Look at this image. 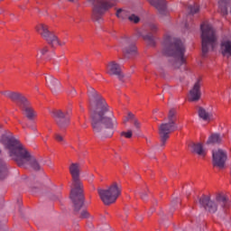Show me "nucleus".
<instances>
[{
	"mask_svg": "<svg viewBox=\"0 0 231 231\" xmlns=\"http://www.w3.org/2000/svg\"><path fill=\"white\" fill-rule=\"evenodd\" d=\"M90 104V118L94 134L97 138H111L118 127L113 110L102 95L91 87L88 88Z\"/></svg>",
	"mask_w": 231,
	"mask_h": 231,
	"instance_id": "obj_1",
	"label": "nucleus"
},
{
	"mask_svg": "<svg viewBox=\"0 0 231 231\" xmlns=\"http://www.w3.org/2000/svg\"><path fill=\"white\" fill-rule=\"evenodd\" d=\"M0 143L4 145L10 158L14 160L18 167H32L33 171H41V164L35 157L30 154V152L24 148L19 140L13 135L3 134L0 138Z\"/></svg>",
	"mask_w": 231,
	"mask_h": 231,
	"instance_id": "obj_2",
	"label": "nucleus"
},
{
	"mask_svg": "<svg viewBox=\"0 0 231 231\" xmlns=\"http://www.w3.org/2000/svg\"><path fill=\"white\" fill-rule=\"evenodd\" d=\"M69 171L72 178L69 199L72 201L74 212H80V208L84 207V185L80 181V164L72 162Z\"/></svg>",
	"mask_w": 231,
	"mask_h": 231,
	"instance_id": "obj_3",
	"label": "nucleus"
},
{
	"mask_svg": "<svg viewBox=\"0 0 231 231\" xmlns=\"http://www.w3.org/2000/svg\"><path fill=\"white\" fill-rule=\"evenodd\" d=\"M164 54L172 57V66L180 68L185 64V44L177 38L168 37L165 40Z\"/></svg>",
	"mask_w": 231,
	"mask_h": 231,
	"instance_id": "obj_4",
	"label": "nucleus"
},
{
	"mask_svg": "<svg viewBox=\"0 0 231 231\" xmlns=\"http://www.w3.org/2000/svg\"><path fill=\"white\" fill-rule=\"evenodd\" d=\"M178 117L176 116V110L171 108L169 111L167 118L159 125V135L161 140V147H165L167 140L171 138V134L178 131Z\"/></svg>",
	"mask_w": 231,
	"mask_h": 231,
	"instance_id": "obj_5",
	"label": "nucleus"
},
{
	"mask_svg": "<svg viewBox=\"0 0 231 231\" xmlns=\"http://www.w3.org/2000/svg\"><path fill=\"white\" fill-rule=\"evenodd\" d=\"M202 55L205 57L208 51H214V48L217 46V35L212 24L204 23L200 25Z\"/></svg>",
	"mask_w": 231,
	"mask_h": 231,
	"instance_id": "obj_6",
	"label": "nucleus"
},
{
	"mask_svg": "<svg viewBox=\"0 0 231 231\" xmlns=\"http://www.w3.org/2000/svg\"><path fill=\"white\" fill-rule=\"evenodd\" d=\"M199 201L200 207H202V208L209 214H216L217 212L218 205H220L222 208H227V207L230 205L228 199H226L225 195L221 194L217 195L215 200L212 199L210 196L203 195Z\"/></svg>",
	"mask_w": 231,
	"mask_h": 231,
	"instance_id": "obj_7",
	"label": "nucleus"
},
{
	"mask_svg": "<svg viewBox=\"0 0 231 231\" xmlns=\"http://www.w3.org/2000/svg\"><path fill=\"white\" fill-rule=\"evenodd\" d=\"M97 192L104 205H111L115 203V201L118 199L120 194H122V186L118 185L116 182H114L106 189H98Z\"/></svg>",
	"mask_w": 231,
	"mask_h": 231,
	"instance_id": "obj_8",
	"label": "nucleus"
},
{
	"mask_svg": "<svg viewBox=\"0 0 231 231\" xmlns=\"http://www.w3.org/2000/svg\"><path fill=\"white\" fill-rule=\"evenodd\" d=\"M90 5H93V12H92V19L93 21H100L102 19V15L109 10V8H113L115 5V0H88Z\"/></svg>",
	"mask_w": 231,
	"mask_h": 231,
	"instance_id": "obj_9",
	"label": "nucleus"
},
{
	"mask_svg": "<svg viewBox=\"0 0 231 231\" xmlns=\"http://www.w3.org/2000/svg\"><path fill=\"white\" fill-rule=\"evenodd\" d=\"M36 32L42 35V37L51 46V48H55V46H65L66 42H60L59 37L55 35V33L50 32L48 30V25L44 23H40L36 27Z\"/></svg>",
	"mask_w": 231,
	"mask_h": 231,
	"instance_id": "obj_10",
	"label": "nucleus"
},
{
	"mask_svg": "<svg viewBox=\"0 0 231 231\" xmlns=\"http://www.w3.org/2000/svg\"><path fill=\"white\" fill-rule=\"evenodd\" d=\"M51 115L60 129H66L69 125V112L54 110Z\"/></svg>",
	"mask_w": 231,
	"mask_h": 231,
	"instance_id": "obj_11",
	"label": "nucleus"
},
{
	"mask_svg": "<svg viewBox=\"0 0 231 231\" xmlns=\"http://www.w3.org/2000/svg\"><path fill=\"white\" fill-rule=\"evenodd\" d=\"M147 27L151 32L148 34H143V32H139L138 37H142L149 46H154V44H156V42L154 41V33H158L160 28L158 27V24L152 23H148Z\"/></svg>",
	"mask_w": 231,
	"mask_h": 231,
	"instance_id": "obj_12",
	"label": "nucleus"
},
{
	"mask_svg": "<svg viewBox=\"0 0 231 231\" xmlns=\"http://www.w3.org/2000/svg\"><path fill=\"white\" fill-rule=\"evenodd\" d=\"M213 156V165L223 169L225 167V162H226V152L218 149L212 152Z\"/></svg>",
	"mask_w": 231,
	"mask_h": 231,
	"instance_id": "obj_13",
	"label": "nucleus"
},
{
	"mask_svg": "<svg viewBox=\"0 0 231 231\" xmlns=\"http://www.w3.org/2000/svg\"><path fill=\"white\" fill-rule=\"evenodd\" d=\"M106 73L110 76H116L119 80L124 79V73H122V67L116 61H110L106 66Z\"/></svg>",
	"mask_w": 231,
	"mask_h": 231,
	"instance_id": "obj_14",
	"label": "nucleus"
},
{
	"mask_svg": "<svg viewBox=\"0 0 231 231\" xmlns=\"http://www.w3.org/2000/svg\"><path fill=\"white\" fill-rule=\"evenodd\" d=\"M121 45L123 48V53L125 57H131V55L136 54V45H134L130 39L125 38L122 40Z\"/></svg>",
	"mask_w": 231,
	"mask_h": 231,
	"instance_id": "obj_15",
	"label": "nucleus"
},
{
	"mask_svg": "<svg viewBox=\"0 0 231 231\" xmlns=\"http://www.w3.org/2000/svg\"><path fill=\"white\" fill-rule=\"evenodd\" d=\"M1 94L5 95V97H7V98H10L11 100H13V102H17V104L20 105V107L25 102L28 101V99L19 92L5 91V92H1Z\"/></svg>",
	"mask_w": 231,
	"mask_h": 231,
	"instance_id": "obj_16",
	"label": "nucleus"
},
{
	"mask_svg": "<svg viewBox=\"0 0 231 231\" xmlns=\"http://www.w3.org/2000/svg\"><path fill=\"white\" fill-rule=\"evenodd\" d=\"M201 98V82L199 79L194 84L193 88L189 91V100L198 102Z\"/></svg>",
	"mask_w": 231,
	"mask_h": 231,
	"instance_id": "obj_17",
	"label": "nucleus"
},
{
	"mask_svg": "<svg viewBox=\"0 0 231 231\" xmlns=\"http://www.w3.org/2000/svg\"><path fill=\"white\" fill-rule=\"evenodd\" d=\"M148 2L156 8L160 15H167V3L165 0H148Z\"/></svg>",
	"mask_w": 231,
	"mask_h": 231,
	"instance_id": "obj_18",
	"label": "nucleus"
},
{
	"mask_svg": "<svg viewBox=\"0 0 231 231\" xmlns=\"http://www.w3.org/2000/svg\"><path fill=\"white\" fill-rule=\"evenodd\" d=\"M116 15L118 17V19H122L123 21L128 19V21L131 23H140V17H138L136 14L129 15V12L126 10L118 9Z\"/></svg>",
	"mask_w": 231,
	"mask_h": 231,
	"instance_id": "obj_19",
	"label": "nucleus"
},
{
	"mask_svg": "<svg viewBox=\"0 0 231 231\" xmlns=\"http://www.w3.org/2000/svg\"><path fill=\"white\" fill-rule=\"evenodd\" d=\"M20 107H21L24 116H26V118H28V120H35V118L37 117V112H35V110H33V107H32V106H30L29 101L23 104Z\"/></svg>",
	"mask_w": 231,
	"mask_h": 231,
	"instance_id": "obj_20",
	"label": "nucleus"
},
{
	"mask_svg": "<svg viewBox=\"0 0 231 231\" xmlns=\"http://www.w3.org/2000/svg\"><path fill=\"white\" fill-rule=\"evenodd\" d=\"M46 84L52 93H57L60 90V82L51 75L45 77Z\"/></svg>",
	"mask_w": 231,
	"mask_h": 231,
	"instance_id": "obj_21",
	"label": "nucleus"
},
{
	"mask_svg": "<svg viewBox=\"0 0 231 231\" xmlns=\"http://www.w3.org/2000/svg\"><path fill=\"white\" fill-rule=\"evenodd\" d=\"M220 51L224 57H231V42L229 40H223L220 44Z\"/></svg>",
	"mask_w": 231,
	"mask_h": 231,
	"instance_id": "obj_22",
	"label": "nucleus"
},
{
	"mask_svg": "<svg viewBox=\"0 0 231 231\" xmlns=\"http://www.w3.org/2000/svg\"><path fill=\"white\" fill-rule=\"evenodd\" d=\"M190 147L191 152L194 154H198V156H200L201 158H205V156H207V150L203 148V144L201 143H192Z\"/></svg>",
	"mask_w": 231,
	"mask_h": 231,
	"instance_id": "obj_23",
	"label": "nucleus"
},
{
	"mask_svg": "<svg viewBox=\"0 0 231 231\" xmlns=\"http://www.w3.org/2000/svg\"><path fill=\"white\" fill-rule=\"evenodd\" d=\"M231 5V0H220L218 1V7L223 15L228 14V6Z\"/></svg>",
	"mask_w": 231,
	"mask_h": 231,
	"instance_id": "obj_24",
	"label": "nucleus"
},
{
	"mask_svg": "<svg viewBox=\"0 0 231 231\" xmlns=\"http://www.w3.org/2000/svg\"><path fill=\"white\" fill-rule=\"evenodd\" d=\"M198 115H199V117L201 118V120H204V122H207V120H210V113H208L202 106H199Z\"/></svg>",
	"mask_w": 231,
	"mask_h": 231,
	"instance_id": "obj_25",
	"label": "nucleus"
},
{
	"mask_svg": "<svg viewBox=\"0 0 231 231\" xmlns=\"http://www.w3.org/2000/svg\"><path fill=\"white\" fill-rule=\"evenodd\" d=\"M8 176V167L6 162H0V180H5Z\"/></svg>",
	"mask_w": 231,
	"mask_h": 231,
	"instance_id": "obj_26",
	"label": "nucleus"
},
{
	"mask_svg": "<svg viewBox=\"0 0 231 231\" xmlns=\"http://www.w3.org/2000/svg\"><path fill=\"white\" fill-rule=\"evenodd\" d=\"M207 143H221V135L213 134L209 136Z\"/></svg>",
	"mask_w": 231,
	"mask_h": 231,
	"instance_id": "obj_27",
	"label": "nucleus"
},
{
	"mask_svg": "<svg viewBox=\"0 0 231 231\" xmlns=\"http://www.w3.org/2000/svg\"><path fill=\"white\" fill-rule=\"evenodd\" d=\"M188 10L191 15H194V14H198V12H199V6L198 5H190L188 6Z\"/></svg>",
	"mask_w": 231,
	"mask_h": 231,
	"instance_id": "obj_28",
	"label": "nucleus"
},
{
	"mask_svg": "<svg viewBox=\"0 0 231 231\" xmlns=\"http://www.w3.org/2000/svg\"><path fill=\"white\" fill-rule=\"evenodd\" d=\"M46 53H48V47H43L40 50V53L36 55V58L41 60L42 59V56L46 55Z\"/></svg>",
	"mask_w": 231,
	"mask_h": 231,
	"instance_id": "obj_29",
	"label": "nucleus"
},
{
	"mask_svg": "<svg viewBox=\"0 0 231 231\" xmlns=\"http://www.w3.org/2000/svg\"><path fill=\"white\" fill-rule=\"evenodd\" d=\"M121 136H125L126 138H133V130H128L127 132H122Z\"/></svg>",
	"mask_w": 231,
	"mask_h": 231,
	"instance_id": "obj_30",
	"label": "nucleus"
},
{
	"mask_svg": "<svg viewBox=\"0 0 231 231\" xmlns=\"http://www.w3.org/2000/svg\"><path fill=\"white\" fill-rule=\"evenodd\" d=\"M54 138H55L56 142H60V143H64V136H62L60 134H55Z\"/></svg>",
	"mask_w": 231,
	"mask_h": 231,
	"instance_id": "obj_31",
	"label": "nucleus"
},
{
	"mask_svg": "<svg viewBox=\"0 0 231 231\" xmlns=\"http://www.w3.org/2000/svg\"><path fill=\"white\" fill-rule=\"evenodd\" d=\"M134 131H138L141 127V124H140V121H138L137 119H134Z\"/></svg>",
	"mask_w": 231,
	"mask_h": 231,
	"instance_id": "obj_32",
	"label": "nucleus"
},
{
	"mask_svg": "<svg viewBox=\"0 0 231 231\" xmlns=\"http://www.w3.org/2000/svg\"><path fill=\"white\" fill-rule=\"evenodd\" d=\"M80 217L81 219H86L89 217V213L88 212V210L84 209L83 211H81Z\"/></svg>",
	"mask_w": 231,
	"mask_h": 231,
	"instance_id": "obj_33",
	"label": "nucleus"
},
{
	"mask_svg": "<svg viewBox=\"0 0 231 231\" xmlns=\"http://www.w3.org/2000/svg\"><path fill=\"white\" fill-rule=\"evenodd\" d=\"M139 194L141 196V199H143V201H146V199H147V191H140Z\"/></svg>",
	"mask_w": 231,
	"mask_h": 231,
	"instance_id": "obj_34",
	"label": "nucleus"
},
{
	"mask_svg": "<svg viewBox=\"0 0 231 231\" xmlns=\"http://www.w3.org/2000/svg\"><path fill=\"white\" fill-rule=\"evenodd\" d=\"M176 203H180V199H176L171 201V212H174V205H176Z\"/></svg>",
	"mask_w": 231,
	"mask_h": 231,
	"instance_id": "obj_35",
	"label": "nucleus"
},
{
	"mask_svg": "<svg viewBox=\"0 0 231 231\" xmlns=\"http://www.w3.org/2000/svg\"><path fill=\"white\" fill-rule=\"evenodd\" d=\"M133 118H134V115H133L132 113H128V116L126 117L125 122H129V120H133Z\"/></svg>",
	"mask_w": 231,
	"mask_h": 231,
	"instance_id": "obj_36",
	"label": "nucleus"
},
{
	"mask_svg": "<svg viewBox=\"0 0 231 231\" xmlns=\"http://www.w3.org/2000/svg\"><path fill=\"white\" fill-rule=\"evenodd\" d=\"M155 208H152L150 210H149V212H148V216H152V214H154V212H155Z\"/></svg>",
	"mask_w": 231,
	"mask_h": 231,
	"instance_id": "obj_37",
	"label": "nucleus"
},
{
	"mask_svg": "<svg viewBox=\"0 0 231 231\" xmlns=\"http://www.w3.org/2000/svg\"><path fill=\"white\" fill-rule=\"evenodd\" d=\"M69 3H75L76 0H68Z\"/></svg>",
	"mask_w": 231,
	"mask_h": 231,
	"instance_id": "obj_38",
	"label": "nucleus"
},
{
	"mask_svg": "<svg viewBox=\"0 0 231 231\" xmlns=\"http://www.w3.org/2000/svg\"><path fill=\"white\" fill-rule=\"evenodd\" d=\"M73 95H75V93H77V91L75 89L72 90Z\"/></svg>",
	"mask_w": 231,
	"mask_h": 231,
	"instance_id": "obj_39",
	"label": "nucleus"
},
{
	"mask_svg": "<svg viewBox=\"0 0 231 231\" xmlns=\"http://www.w3.org/2000/svg\"><path fill=\"white\" fill-rule=\"evenodd\" d=\"M142 219H143L142 217H139V218H138L139 221H142Z\"/></svg>",
	"mask_w": 231,
	"mask_h": 231,
	"instance_id": "obj_40",
	"label": "nucleus"
},
{
	"mask_svg": "<svg viewBox=\"0 0 231 231\" xmlns=\"http://www.w3.org/2000/svg\"><path fill=\"white\" fill-rule=\"evenodd\" d=\"M19 124H23V122L19 121Z\"/></svg>",
	"mask_w": 231,
	"mask_h": 231,
	"instance_id": "obj_41",
	"label": "nucleus"
}]
</instances>
